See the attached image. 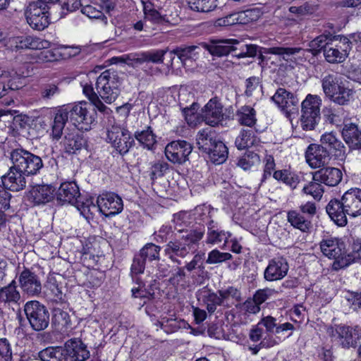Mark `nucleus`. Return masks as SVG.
<instances>
[{
  "label": "nucleus",
  "instance_id": "f257e3e1",
  "mask_svg": "<svg viewBox=\"0 0 361 361\" xmlns=\"http://www.w3.org/2000/svg\"><path fill=\"white\" fill-rule=\"evenodd\" d=\"M96 115L94 107L86 102L63 105L55 114L50 136L54 140H59L68 121L79 130H89L95 121Z\"/></svg>",
  "mask_w": 361,
  "mask_h": 361
},
{
  "label": "nucleus",
  "instance_id": "f03ea898",
  "mask_svg": "<svg viewBox=\"0 0 361 361\" xmlns=\"http://www.w3.org/2000/svg\"><path fill=\"white\" fill-rule=\"evenodd\" d=\"M326 210L331 220L338 226L348 223L347 216L355 218L361 215V189L353 188L344 192L341 199H333Z\"/></svg>",
  "mask_w": 361,
  "mask_h": 361
},
{
  "label": "nucleus",
  "instance_id": "7ed1b4c3",
  "mask_svg": "<svg viewBox=\"0 0 361 361\" xmlns=\"http://www.w3.org/2000/svg\"><path fill=\"white\" fill-rule=\"evenodd\" d=\"M121 84L115 71L106 70L97 78L95 88L102 99L107 104H111L120 94Z\"/></svg>",
  "mask_w": 361,
  "mask_h": 361
},
{
  "label": "nucleus",
  "instance_id": "20e7f679",
  "mask_svg": "<svg viewBox=\"0 0 361 361\" xmlns=\"http://www.w3.org/2000/svg\"><path fill=\"white\" fill-rule=\"evenodd\" d=\"M10 157L13 169L27 174V176L37 174L43 167L40 157L23 148L13 149Z\"/></svg>",
  "mask_w": 361,
  "mask_h": 361
},
{
  "label": "nucleus",
  "instance_id": "39448f33",
  "mask_svg": "<svg viewBox=\"0 0 361 361\" xmlns=\"http://www.w3.org/2000/svg\"><path fill=\"white\" fill-rule=\"evenodd\" d=\"M322 100L317 95L308 94L301 104V127L304 130H312L320 119Z\"/></svg>",
  "mask_w": 361,
  "mask_h": 361
},
{
  "label": "nucleus",
  "instance_id": "423d86ee",
  "mask_svg": "<svg viewBox=\"0 0 361 361\" xmlns=\"http://www.w3.org/2000/svg\"><path fill=\"white\" fill-rule=\"evenodd\" d=\"M24 312L33 330L42 331L49 326V312L47 307L39 301L27 302L24 305Z\"/></svg>",
  "mask_w": 361,
  "mask_h": 361
},
{
  "label": "nucleus",
  "instance_id": "0eeeda50",
  "mask_svg": "<svg viewBox=\"0 0 361 361\" xmlns=\"http://www.w3.org/2000/svg\"><path fill=\"white\" fill-rule=\"evenodd\" d=\"M352 42L345 36L338 35L324 49V56L330 63H341L348 57Z\"/></svg>",
  "mask_w": 361,
  "mask_h": 361
},
{
  "label": "nucleus",
  "instance_id": "6e6552de",
  "mask_svg": "<svg viewBox=\"0 0 361 361\" xmlns=\"http://www.w3.org/2000/svg\"><path fill=\"white\" fill-rule=\"evenodd\" d=\"M49 6L41 1H33L28 4L25 16L30 26L37 30H43L50 23Z\"/></svg>",
  "mask_w": 361,
  "mask_h": 361
},
{
  "label": "nucleus",
  "instance_id": "1a4fd4ad",
  "mask_svg": "<svg viewBox=\"0 0 361 361\" xmlns=\"http://www.w3.org/2000/svg\"><path fill=\"white\" fill-rule=\"evenodd\" d=\"M260 51L266 54L281 56L284 60H290L296 63H302L305 61L311 63L314 62V58L312 59L311 52L308 48L302 49L300 47H273L262 48Z\"/></svg>",
  "mask_w": 361,
  "mask_h": 361
},
{
  "label": "nucleus",
  "instance_id": "9d476101",
  "mask_svg": "<svg viewBox=\"0 0 361 361\" xmlns=\"http://www.w3.org/2000/svg\"><path fill=\"white\" fill-rule=\"evenodd\" d=\"M360 329L357 326L353 327L347 325H335L328 326L326 334L343 348H355L359 339Z\"/></svg>",
  "mask_w": 361,
  "mask_h": 361
},
{
  "label": "nucleus",
  "instance_id": "9b49d317",
  "mask_svg": "<svg viewBox=\"0 0 361 361\" xmlns=\"http://www.w3.org/2000/svg\"><path fill=\"white\" fill-rule=\"evenodd\" d=\"M107 139L121 155L128 153L134 145V139L130 133L120 126H111L107 131Z\"/></svg>",
  "mask_w": 361,
  "mask_h": 361
},
{
  "label": "nucleus",
  "instance_id": "f8f14e48",
  "mask_svg": "<svg viewBox=\"0 0 361 361\" xmlns=\"http://www.w3.org/2000/svg\"><path fill=\"white\" fill-rule=\"evenodd\" d=\"M321 145L329 157L338 161H344L347 157V148L333 132L325 133L321 136Z\"/></svg>",
  "mask_w": 361,
  "mask_h": 361
},
{
  "label": "nucleus",
  "instance_id": "ddd939ff",
  "mask_svg": "<svg viewBox=\"0 0 361 361\" xmlns=\"http://www.w3.org/2000/svg\"><path fill=\"white\" fill-rule=\"evenodd\" d=\"M99 212L107 217L115 216L123 211V204L120 196L114 192H105L97 200Z\"/></svg>",
  "mask_w": 361,
  "mask_h": 361
},
{
  "label": "nucleus",
  "instance_id": "4468645a",
  "mask_svg": "<svg viewBox=\"0 0 361 361\" xmlns=\"http://www.w3.org/2000/svg\"><path fill=\"white\" fill-rule=\"evenodd\" d=\"M192 150V145L185 140H176L165 147V155L169 161L174 164H183L188 159Z\"/></svg>",
  "mask_w": 361,
  "mask_h": 361
},
{
  "label": "nucleus",
  "instance_id": "2eb2a0df",
  "mask_svg": "<svg viewBox=\"0 0 361 361\" xmlns=\"http://www.w3.org/2000/svg\"><path fill=\"white\" fill-rule=\"evenodd\" d=\"M63 348L67 360L69 359L70 361H86L90 357L87 345L79 338L67 340Z\"/></svg>",
  "mask_w": 361,
  "mask_h": 361
},
{
  "label": "nucleus",
  "instance_id": "dca6fc26",
  "mask_svg": "<svg viewBox=\"0 0 361 361\" xmlns=\"http://www.w3.org/2000/svg\"><path fill=\"white\" fill-rule=\"evenodd\" d=\"M18 283L23 293L30 297L39 296L42 293V283L39 276L28 269L20 272Z\"/></svg>",
  "mask_w": 361,
  "mask_h": 361
},
{
  "label": "nucleus",
  "instance_id": "f3484780",
  "mask_svg": "<svg viewBox=\"0 0 361 361\" xmlns=\"http://www.w3.org/2000/svg\"><path fill=\"white\" fill-rule=\"evenodd\" d=\"M320 250L324 255L329 259H334L333 267L335 269V263L345 259V245L343 242L336 238L326 237L319 243Z\"/></svg>",
  "mask_w": 361,
  "mask_h": 361
},
{
  "label": "nucleus",
  "instance_id": "a211bd4d",
  "mask_svg": "<svg viewBox=\"0 0 361 361\" xmlns=\"http://www.w3.org/2000/svg\"><path fill=\"white\" fill-rule=\"evenodd\" d=\"M271 99L287 116L298 111V99L284 88H279Z\"/></svg>",
  "mask_w": 361,
  "mask_h": 361
},
{
  "label": "nucleus",
  "instance_id": "6ab92c4d",
  "mask_svg": "<svg viewBox=\"0 0 361 361\" xmlns=\"http://www.w3.org/2000/svg\"><path fill=\"white\" fill-rule=\"evenodd\" d=\"M55 194L57 202L61 204L75 205L81 199L79 187L74 181L62 183Z\"/></svg>",
  "mask_w": 361,
  "mask_h": 361
},
{
  "label": "nucleus",
  "instance_id": "aec40b11",
  "mask_svg": "<svg viewBox=\"0 0 361 361\" xmlns=\"http://www.w3.org/2000/svg\"><path fill=\"white\" fill-rule=\"evenodd\" d=\"M288 269V264L284 257H275L269 262L264 271V279L267 281L281 280L287 275Z\"/></svg>",
  "mask_w": 361,
  "mask_h": 361
},
{
  "label": "nucleus",
  "instance_id": "412c9836",
  "mask_svg": "<svg viewBox=\"0 0 361 361\" xmlns=\"http://www.w3.org/2000/svg\"><path fill=\"white\" fill-rule=\"evenodd\" d=\"M237 39H214L205 44L206 49L214 56L221 57L231 54L235 57Z\"/></svg>",
  "mask_w": 361,
  "mask_h": 361
},
{
  "label": "nucleus",
  "instance_id": "4be33fe9",
  "mask_svg": "<svg viewBox=\"0 0 361 361\" xmlns=\"http://www.w3.org/2000/svg\"><path fill=\"white\" fill-rule=\"evenodd\" d=\"M164 255L171 262L177 264H181L180 259H185L191 252L190 246L181 241L180 239H175L169 241L165 246Z\"/></svg>",
  "mask_w": 361,
  "mask_h": 361
},
{
  "label": "nucleus",
  "instance_id": "5701e85b",
  "mask_svg": "<svg viewBox=\"0 0 361 361\" xmlns=\"http://www.w3.org/2000/svg\"><path fill=\"white\" fill-rule=\"evenodd\" d=\"M342 178L341 170L336 167H323L313 172V180L319 181L329 187L338 185Z\"/></svg>",
  "mask_w": 361,
  "mask_h": 361
},
{
  "label": "nucleus",
  "instance_id": "b1692460",
  "mask_svg": "<svg viewBox=\"0 0 361 361\" xmlns=\"http://www.w3.org/2000/svg\"><path fill=\"white\" fill-rule=\"evenodd\" d=\"M223 106L215 99H210L202 110V118L206 124L216 126L223 121Z\"/></svg>",
  "mask_w": 361,
  "mask_h": 361
},
{
  "label": "nucleus",
  "instance_id": "393cba45",
  "mask_svg": "<svg viewBox=\"0 0 361 361\" xmlns=\"http://www.w3.org/2000/svg\"><path fill=\"white\" fill-rule=\"evenodd\" d=\"M207 233L205 243L207 245H218L224 242V248L228 243V240L231 236L229 231H226L221 228L218 222L213 219H209L206 222Z\"/></svg>",
  "mask_w": 361,
  "mask_h": 361
},
{
  "label": "nucleus",
  "instance_id": "a878e982",
  "mask_svg": "<svg viewBox=\"0 0 361 361\" xmlns=\"http://www.w3.org/2000/svg\"><path fill=\"white\" fill-rule=\"evenodd\" d=\"M27 174L13 169V165L10 167L8 171L1 176L4 186L11 191H20L26 186Z\"/></svg>",
  "mask_w": 361,
  "mask_h": 361
},
{
  "label": "nucleus",
  "instance_id": "bb28decb",
  "mask_svg": "<svg viewBox=\"0 0 361 361\" xmlns=\"http://www.w3.org/2000/svg\"><path fill=\"white\" fill-rule=\"evenodd\" d=\"M341 133L350 148L361 149V130L356 123L343 121Z\"/></svg>",
  "mask_w": 361,
  "mask_h": 361
},
{
  "label": "nucleus",
  "instance_id": "cd10ccee",
  "mask_svg": "<svg viewBox=\"0 0 361 361\" xmlns=\"http://www.w3.org/2000/svg\"><path fill=\"white\" fill-rule=\"evenodd\" d=\"M305 158L310 167L319 168L328 161L329 155L322 145L312 144L307 147Z\"/></svg>",
  "mask_w": 361,
  "mask_h": 361
},
{
  "label": "nucleus",
  "instance_id": "c85d7f7f",
  "mask_svg": "<svg viewBox=\"0 0 361 361\" xmlns=\"http://www.w3.org/2000/svg\"><path fill=\"white\" fill-rule=\"evenodd\" d=\"M55 190V188L51 185H36L30 191V199L35 204H45L54 198Z\"/></svg>",
  "mask_w": 361,
  "mask_h": 361
},
{
  "label": "nucleus",
  "instance_id": "c756f323",
  "mask_svg": "<svg viewBox=\"0 0 361 361\" xmlns=\"http://www.w3.org/2000/svg\"><path fill=\"white\" fill-rule=\"evenodd\" d=\"M21 299L16 280L0 288V303L5 305H18Z\"/></svg>",
  "mask_w": 361,
  "mask_h": 361
},
{
  "label": "nucleus",
  "instance_id": "7c9ffc66",
  "mask_svg": "<svg viewBox=\"0 0 361 361\" xmlns=\"http://www.w3.org/2000/svg\"><path fill=\"white\" fill-rule=\"evenodd\" d=\"M64 152L67 154H76L86 148L87 140L82 134L69 133L63 141Z\"/></svg>",
  "mask_w": 361,
  "mask_h": 361
},
{
  "label": "nucleus",
  "instance_id": "2f4dec72",
  "mask_svg": "<svg viewBox=\"0 0 361 361\" xmlns=\"http://www.w3.org/2000/svg\"><path fill=\"white\" fill-rule=\"evenodd\" d=\"M258 324L261 326H264L267 333H274L275 334L294 330V326L291 323L278 324L276 318L270 315L263 317Z\"/></svg>",
  "mask_w": 361,
  "mask_h": 361
},
{
  "label": "nucleus",
  "instance_id": "473e14b6",
  "mask_svg": "<svg viewBox=\"0 0 361 361\" xmlns=\"http://www.w3.org/2000/svg\"><path fill=\"white\" fill-rule=\"evenodd\" d=\"M196 140L198 148L206 154L211 152L212 147L219 142L215 133L210 128H205L199 131Z\"/></svg>",
  "mask_w": 361,
  "mask_h": 361
},
{
  "label": "nucleus",
  "instance_id": "72a5a7b5",
  "mask_svg": "<svg viewBox=\"0 0 361 361\" xmlns=\"http://www.w3.org/2000/svg\"><path fill=\"white\" fill-rule=\"evenodd\" d=\"M353 262H361V238L353 239L351 251L345 254V259L335 263V269H343Z\"/></svg>",
  "mask_w": 361,
  "mask_h": 361
},
{
  "label": "nucleus",
  "instance_id": "f704fd0d",
  "mask_svg": "<svg viewBox=\"0 0 361 361\" xmlns=\"http://www.w3.org/2000/svg\"><path fill=\"white\" fill-rule=\"evenodd\" d=\"M63 345L49 346L38 353L41 361H67Z\"/></svg>",
  "mask_w": 361,
  "mask_h": 361
},
{
  "label": "nucleus",
  "instance_id": "c9c22d12",
  "mask_svg": "<svg viewBox=\"0 0 361 361\" xmlns=\"http://www.w3.org/2000/svg\"><path fill=\"white\" fill-rule=\"evenodd\" d=\"M288 221L294 228L302 232H307L311 227V221L295 210H290L287 214Z\"/></svg>",
  "mask_w": 361,
  "mask_h": 361
},
{
  "label": "nucleus",
  "instance_id": "e433bc0d",
  "mask_svg": "<svg viewBox=\"0 0 361 361\" xmlns=\"http://www.w3.org/2000/svg\"><path fill=\"white\" fill-rule=\"evenodd\" d=\"M50 42L47 40L32 36H27L22 38L17 42L18 49H30L41 50L42 49L49 48Z\"/></svg>",
  "mask_w": 361,
  "mask_h": 361
},
{
  "label": "nucleus",
  "instance_id": "4c0bfd02",
  "mask_svg": "<svg viewBox=\"0 0 361 361\" xmlns=\"http://www.w3.org/2000/svg\"><path fill=\"white\" fill-rule=\"evenodd\" d=\"M61 93L59 82H51L43 83L39 87V98L48 102L54 99Z\"/></svg>",
  "mask_w": 361,
  "mask_h": 361
},
{
  "label": "nucleus",
  "instance_id": "58836bf2",
  "mask_svg": "<svg viewBox=\"0 0 361 361\" xmlns=\"http://www.w3.org/2000/svg\"><path fill=\"white\" fill-rule=\"evenodd\" d=\"M218 293L220 295L223 306L228 307L241 300L240 291L233 286L219 290Z\"/></svg>",
  "mask_w": 361,
  "mask_h": 361
},
{
  "label": "nucleus",
  "instance_id": "ea45409f",
  "mask_svg": "<svg viewBox=\"0 0 361 361\" xmlns=\"http://www.w3.org/2000/svg\"><path fill=\"white\" fill-rule=\"evenodd\" d=\"M173 222L175 229L179 233H183L188 230L187 228L192 226L194 218L190 212H180L173 215Z\"/></svg>",
  "mask_w": 361,
  "mask_h": 361
},
{
  "label": "nucleus",
  "instance_id": "a19ab883",
  "mask_svg": "<svg viewBox=\"0 0 361 361\" xmlns=\"http://www.w3.org/2000/svg\"><path fill=\"white\" fill-rule=\"evenodd\" d=\"M236 118L240 125L253 126L256 121V111L249 106H243L236 113Z\"/></svg>",
  "mask_w": 361,
  "mask_h": 361
},
{
  "label": "nucleus",
  "instance_id": "79ce46f5",
  "mask_svg": "<svg viewBox=\"0 0 361 361\" xmlns=\"http://www.w3.org/2000/svg\"><path fill=\"white\" fill-rule=\"evenodd\" d=\"M74 206L89 222L93 220L95 212H99L98 204H95L92 199H87L85 202L80 199Z\"/></svg>",
  "mask_w": 361,
  "mask_h": 361
},
{
  "label": "nucleus",
  "instance_id": "37998d69",
  "mask_svg": "<svg viewBox=\"0 0 361 361\" xmlns=\"http://www.w3.org/2000/svg\"><path fill=\"white\" fill-rule=\"evenodd\" d=\"M257 142L255 133L252 130H242L235 138V145L238 149H243L255 145Z\"/></svg>",
  "mask_w": 361,
  "mask_h": 361
},
{
  "label": "nucleus",
  "instance_id": "c03bdc74",
  "mask_svg": "<svg viewBox=\"0 0 361 361\" xmlns=\"http://www.w3.org/2000/svg\"><path fill=\"white\" fill-rule=\"evenodd\" d=\"M210 160L216 164L224 163L228 157V149L224 143L220 140L212 147L211 152H207Z\"/></svg>",
  "mask_w": 361,
  "mask_h": 361
},
{
  "label": "nucleus",
  "instance_id": "a18cd8bd",
  "mask_svg": "<svg viewBox=\"0 0 361 361\" xmlns=\"http://www.w3.org/2000/svg\"><path fill=\"white\" fill-rule=\"evenodd\" d=\"M200 48L197 46H189L185 47H178L169 52L171 58L173 59V55H176L178 58L183 63L187 60L194 59L199 54Z\"/></svg>",
  "mask_w": 361,
  "mask_h": 361
},
{
  "label": "nucleus",
  "instance_id": "49530a36",
  "mask_svg": "<svg viewBox=\"0 0 361 361\" xmlns=\"http://www.w3.org/2000/svg\"><path fill=\"white\" fill-rule=\"evenodd\" d=\"M134 136L140 144L147 149H152L156 143V136L151 127H147L146 130L136 131Z\"/></svg>",
  "mask_w": 361,
  "mask_h": 361
},
{
  "label": "nucleus",
  "instance_id": "de8ad7c7",
  "mask_svg": "<svg viewBox=\"0 0 361 361\" xmlns=\"http://www.w3.org/2000/svg\"><path fill=\"white\" fill-rule=\"evenodd\" d=\"M147 16H144L146 21H150L154 24L158 25H176L178 23L177 18L172 17L167 14L161 15L156 9L154 11H148Z\"/></svg>",
  "mask_w": 361,
  "mask_h": 361
},
{
  "label": "nucleus",
  "instance_id": "09e8293b",
  "mask_svg": "<svg viewBox=\"0 0 361 361\" xmlns=\"http://www.w3.org/2000/svg\"><path fill=\"white\" fill-rule=\"evenodd\" d=\"M235 15L238 25H247L257 20L261 16V12L258 8H251L235 12Z\"/></svg>",
  "mask_w": 361,
  "mask_h": 361
},
{
  "label": "nucleus",
  "instance_id": "8fccbe9b",
  "mask_svg": "<svg viewBox=\"0 0 361 361\" xmlns=\"http://www.w3.org/2000/svg\"><path fill=\"white\" fill-rule=\"evenodd\" d=\"M322 89L326 97H331L341 86L336 75L328 74L322 80Z\"/></svg>",
  "mask_w": 361,
  "mask_h": 361
},
{
  "label": "nucleus",
  "instance_id": "3c124183",
  "mask_svg": "<svg viewBox=\"0 0 361 361\" xmlns=\"http://www.w3.org/2000/svg\"><path fill=\"white\" fill-rule=\"evenodd\" d=\"M217 0H188L190 8L195 11L207 13L216 8Z\"/></svg>",
  "mask_w": 361,
  "mask_h": 361
},
{
  "label": "nucleus",
  "instance_id": "603ef678",
  "mask_svg": "<svg viewBox=\"0 0 361 361\" xmlns=\"http://www.w3.org/2000/svg\"><path fill=\"white\" fill-rule=\"evenodd\" d=\"M352 90L341 85V86L336 90V92H334V94L330 97V99L335 104L344 106L349 102L352 98Z\"/></svg>",
  "mask_w": 361,
  "mask_h": 361
},
{
  "label": "nucleus",
  "instance_id": "864d4df0",
  "mask_svg": "<svg viewBox=\"0 0 361 361\" xmlns=\"http://www.w3.org/2000/svg\"><path fill=\"white\" fill-rule=\"evenodd\" d=\"M52 322L58 329L62 330L63 328H68L70 326V315L67 312L60 308H54L53 310Z\"/></svg>",
  "mask_w": 361,
  "mask_h": 361
},
{
  "label": "nucleus",
  "instance_id": "5fc2aeb1",
  "mask_svg": "<svg viewBox=\"0 0 361 361\" xmlns=\"http://www.w3.org/2000/svg\"><path fill=\"white\" fill-rule=\"evenodd\" d=\"M329 43L327 42V36L324 35H321L311 40L308 43V49L311 52L312 59L318 56L322 50L324 51Z\"/></svg>",
  "mask_w": 361,
  "mask_h": 361
},
{
  "label": "nucleus",
  "instance_id": "6e6d98bb",
  "mask_svg": "<svg viewBox=\"0 0 361 361\" xmlns=\"http://www.w3.org/2000/svg\"><path fill=\"white\" fill-rule=\"evenodd\" d=\"M183 233L184 234L180 240L187 243L190 246V250H192V246L197 244L203 238L204 231L203 229H192L190 231L186 230Z\"/></svg>",
  "mask_w": 361,
  "mask_h": 361
},
{
  "label": "nucleus",
  "instance_id": "4d7b16f0",
  "mask_svg": "<svg viewBox=\"0 0 361 361\" xmlns=\"http://www.w3.org/2000/svg\"><path fill=\"white\" fill-rule=\"evenodd\" d=\"M160 246L152 243H147L140 250L139 255L146 261H153L159 259Z\"/></svg>",
  "mask_w": 361,
  "mask_h": 361
},
{
  "label": "nucleus",
  "instance_id": "13d9d810",
  "mask_svg": "<svg viewBox=\"0 0 361 361\" xmlns=\"http://www.w3.org/2000/svg\"><path fill=\"white\" fill-rule=\"evenodd\" d=\"M312 175L313 176V172ZM302 192L312 196L314 199L319 200L324 192V189L320 182L312 180L307 185H304Z\"/></svg>",
  "mask_w": 361,
  "mask_h": 361
},
{
  "label": "nucleus",
  "instance_id": "bf43d9fd",
  "mask_svg": "<svg viewBox=\"0 0 361 361\" xmlns=\"http://www.w3.org/2000/svg\"><path fill=\"white\" fill-rule=\"evenodd\" d=\"M260 163L259 156L253 152L247 151L238 161L237 165L243 170H249Z\"/></svg>",
  "mask_w": 361,
  "mask_h": 361
},
{
  "label": "nucleus",
  "instance_id": "052dcab7",
  "mask_svg": "<svg viewBox=\"0 0 361 361\" xmlns=\"http://www.w3.org/2000/svg\"><path fill=\"white\" fill-rule=\"evenodd\" d=\"M145 262L146 260L139 254L135 255L133 260V263L130 267V276L133 280L138 284H140L141 282L140 281L139 278H137V276L144 273L145 269Z\"/></svg>",
  "mask_w": 361,
  "mask_h": 361
},
{
  "label": "nucleus",
  "instance_id": "680f3d73",
  "mask_svg": "<svg viewBox=\"0 0 361 361\" xmlns=\"http://www.w3.org/2000/svg\"><path fill=\"white\" fill-rule=\"evenodd\" d=\"M236 44V54L237 59L245 57H254L257 54L258 47L255 44H245L240 43L237 40Z\"/></svg>",
  "mask_w": 361,
  "mask_h": 361
},
{
  "label": "nucleus",
  "instance_id": "e2e57ef3",
  "mask_svg": "<svg viewBox=\"0 0 361 361\" xmlns=\"http://www.w3.org/2000/svg\"><path fill=\"white\" fill-rule=\"evenodd\" d=\"M45 288L50 299L55 301L62 300L63 292L55 279H49L45 284Z\"/></svg>",
  "mask_w": 361,
  "mask_h": 361
},
{
  "label": "nucleus",
  "instance_id": "0e129e2a",
  "mask_svg": "<svg viewBox=\"0 0 361 361\" xmlns=\"http://www.w3.org/2000/svg\"><path fill=\"white\" fill-rule=\"evenodd\" d=\"M61 54L55 49L48 48L42 49L40 51L35 54L37 63H46L54 61L59 59Z\"/></svg>",
  "mask_w": 361,
  "mask_h": 361
},
{
  "label": "nucleus",
  "instance_id": "69168bd1",
  "mask_svg": "<svg viewBox=\"0 0 361 361\" xmlns=\"http://www.w3.org/2000/svg\"><path fill=\"white\" fill-rule=\"evenodd\" d=\"M232 255L228 252H221L217 249L212 250L208 253L206 262L209 264H219L232 259Z\"/></svg>",
  "mask_w": 361,
  "mask_h": 361
},
{
  "label": "nucleus",
  "instance_id": "338daca9",
  "mask_svg": "<svg viewBox=\"0 0 361 361\" xmlns=\"http://www.w3.org/2000/svg\"><path fill=\"white\" fill-rule=\"evenodd\" d=\"M182 108V113L185 120L190 126L196 125L197 120V111L198 109V104L193 102L190 106H185Z\"/></svg>",
  "mask_w": 361,
  "mask_h": 361
},
{
  "label": "nucleus",
  "instance_id": "774afa93",
  "mask_svg": "<svg viewBox=\"0 0 361 361\" xmlns=\"http://www.w3.org/2000/svg\"><path fill=\"white\" fill-rule=\"evenodd\" d=\"M345 111L343 107H331L329 110L328 120L331 123L338 126L343 120L345 121Z\"/></svg>",
  "mask_w": 361,
  "mask_h": 361
}]
</instances>
